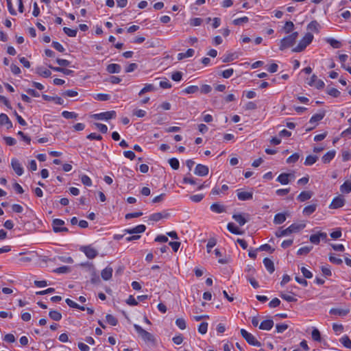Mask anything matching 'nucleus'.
<instances>
[{"label": "nucleus", "mask_w": 351, "mask_h": 351, "mask_svg": "<svg viewBox=\"0 0 351 351\" xmlns=\"http://www.w3.org/2000/svg\"><path fill=\"white\" fill-rule=\"evenodd\" d=\"M298 36V32H295L283 38L280 40L279 49L283 51L285 49L292 47L295 43Z\"/></svg>", "instance_id": "obj_1"}, {"label": "nucleus", "mask_w": 351, "mask_h": 351, "mask_svg": "<svg viewBox=\"0 0 351 351\" xmlns=\"http://www.w3.org/2000/svg\"><path fill=\"white\" fill-rule=\"evenodd\" d=\"M313 35L311 33H306L303 38L299 42L298 45L292 49L293 52H301L313 41Z\"/></svg>", "instance_id": "obj_2"}, {"label": "nucleus", "mask_w": 351, "mask_h": 351, "mask_svg": "<svg viewBox=\"0 0 351 351\" xmlns=\"http://www.w3.org/2000/svg\"><path fill=\"white\" fill-rule=\"evenodd\" d=\"M138 337H140L145 343L150 346H155L156 344V339L154 335L147 330H137Z\"/></svg>", "instance_id": "obj_3"}, {"label": "nucleus", "mask_w": 351, "mask_h": 351, "mask_svg": "<svg viewBox=\"0 0 351 351\" xmlns=\"http://www.w3.org/2000/svg\"><path fill=\"white\" fill-rule=\"evenodd\" d=\"M80 250L85 254L89 259H93L98 255L97 250L92 245H82L80 247Z\"/></svg>", "instance_id": "obj_4"}, {"label": "nucleus", "mask_w": 351, "mask_h": 351, "mask_svg": "<svg viewBox=\"0 0 351 351\" xmlns=\"http://www.w3.org/2000/svg\"><path fill=\"white\" fill-rule=\"evenodd\" d=\"M242 337L247 341V342L254 346L260 347L261 343L256 339V337L247 330H241Z\"/></svg>", "instance_id": "obj_5"}, {"label": "nucleus", "mask_w": 351, "mask_h": 351, "mask_svg": "<svg viewBox=\"0 0 351 351\" xmlns=\"http://www.w3.org/2000/svg\"><path fill=\"white\" fill-rule=\"evenodd\" d=\"M115 117L116 112L114 110L94 114L92 115V117L97 120H109L110 119L115 118Z\"/></svg>", "instance_id": "obj_6"}, {"label": "nucleus", "mask_w": 351, "mask_h": 351, "mask_svg": "<svg viewBox=\"0 0 351 351\" xmlns=\"http://www.w3.org/2000/svg\"><path fill=\"white\" fill-rule=\"evenodd\" d=\"M64 224V221L60 219H55L53 220L52 226L53 230L55 232H68L69 230L67 228L61 227Z\"/></svg>", "instance_id": "obj_7"}, {"label": "nucleus", "mask_w": 351, "mask_h": 351, "mask_svg": "<svg viewBox=\"0 0 351 351\" xmlns=\"http://www.w3.org/2000/svg\"><path fill=\"white\" fill-rule=\"evenodd\" d=\"M11 166L16 175L20 176L23 173V167L18 159L15 158H12L11 160Z\"/></svg>", "instance_id": "obj_8"}, {"label": "nucleus", "mask_w": 351, "mask_h": 351, "mask_svg": "<svg viewBox=\"0 0 351 351\" xmlns=\"http://www.w3.org/2000/svg\"><path fill=\"white\" fill-rule=\"evenodd\" d=\"M295 176L292 173H282L278 176L276 181L282 184H287L289 183L291 180L294 179Z\"/></svg>", "instance_id": "obj_9"}, {"label": "nucleus", "mask_w": 351, "mask_h": 351, "mask_svg": "<svg viewBox=\"0 0 351 351\" xmlns=\"http://www.w3.org/2000/svg\"><path fill=\"white\" fill-rule=\"evenodd\" d=\"M209 172V169L207 166L198 164L195 169L194 173L199 176H205L208 175Z\"/></svg>", "instance_id": "obj_10"}, {"label": "nucleus", "mask_w": 351, "mask_h": 351, "mask_svg": "<svg viewBox=\"0 0 351 351\" xmlns=\"http://www.w3.org/2000/svg\"><path fill=\"white\" fill-rule=\"evenodd\" d=\"M344 204L345 199L343 197V196L339 195L333 199L330 205V208L334 209L339 208L342 207L344 205Z\"/></svg>", "instance_id": "obj_11"}, {"label": "nucleus", "mask_w": 351, "mask_h": 351, "mask_svg": "<svg viewBox=\"0 0 351 351\" xmlns=\"http://www.w3.org/2000/svg\"><path fill=\"white\" fill-rule=\"evenodd\" d=\"M146 226L145 225H138L132 229H126L125 230V232L133 234H138V233H143L145 231Z\"/></svg>", "instance_id": "obj_12"}, {"label": "nucleus", "mask_w": 351, "mask_h": 351, "mask_svg": "<svg viewBox=\"0 0 351 351\" xmlns=\"http://www.w3.org/2000/svg\"><path fill=\"white\" fill-rule=\"evenodd\" d=\"M237 197L241 201L250 200L253 197V193L237 191Z\"/></svg>", "instance_id": "obj_13"}, {"label": "nucleus", "mask_w": 351, "mask_h": 351, "mask_svg": "<svg viewBox=\"0 0 351 351\" xmlns=\"http://www.w3.org/2000/svg\"><path fill=\"white\" fill-rule=\"evenodd\" d=\"M313 196V192L310 191H304L301 192L297 197L299 202H304L311 198Z\"/></svg>", "instance_id": "obj_14"}, {"label": "nucleus", "mask_w": 351, "mask_h": 351, "mask_svg": "<svg viewBox=\"0 0 351 351\" xmlns=\"http://www.w3.org/2000/svg\"><path fill=\"white\" fill-rule=\"evenodd\" d=\"M0 124L6 125L7 129L12 128V123L10 120L7 114L1 113L0 114Z\"/></svg>", "instance_id": "obj_15"}, {"label": "nucleus", "mask_w": 351, "mask_h": 351, "mask_svg": "<svg viewBox=\"0 0 351 351\" xmlns=\"http://www.w3.org/2000/svg\"><path fill=\"white\" fill-rule=\"evenodd\" d=\"M113 269L108 266L101 271V276L104 280H108L112 278Z\"/></svg>", "instance_id": "obj_16"}, {"label": "nucleus", "mask_w": 351, "mask_h": 351, "mask_svg": "<svg viewBox=\"0 0 351 351\" xmlns=\"http://www.w3.org/2000/svg\"><path fill=\"white\" fill-rule=\"evenodd\" d=\"M336 152L335 150H330L325 154L322 158V160L324 164L329 163L335 156Z\"/></svg>", "instance_id": "obj_17"}, {"label": "nucleus", "mask_w": 351, "mask_h": 351, "mask_svg": "<svg viewBox=\"0 0 351 351\" xmlns=\"http://www.w3.org/2000/svg\"><path fill=\"white\" fill-rule=\"evenodd\" d=\"M274 322L271 319H267L261 322L258 329H271Z\"/></svg>", "instance_id": "obj_18"}, {"label": "nucleus", "mask_w": 351, "mask_h": 351, "mask_svg": "<svg viewBox=\"0 0 351 351\" xmlns=\"http://www.w3.org/2000/svg\"><path fill=\"white\" fill-rule=\"evenodd\" d=\"M121 67L118 64H110L106 68V71L110 73H119Z\"/></svg>", "instance_id": "obj_19"}, {"label": "nucleus", "mask_w": 351, "mask_h": 351, "mask_svg": "<svg viewBox=\"0 0 351 351\" xmlns=\"http://www.w3.org/2000/svg\"><path fill=\"white\" fill-rule=\"evenodd\" d=\"M36 73L43 77H49L51 75V73L49 69L43 66L37 67Z\"/></svg>", "instance_id": "obj_20"}, {"label": "nucleus", "mask_w": 351, "mask_h": 351, "mask_svg": "<svg viewBox=\"0 0 351 351\" xmlns=\"http://www.w3.org/2000/svg\"><path fill=\"white\" fill-rule=\"evenodd\" d=\"M263 263L267 271L271 274L274 271L275 267L273 261L269 258H265L263 259Z\"/></svg>", "instance_id": "obj_21"}, {"label": "nucleus", "mask_w": 351, "mask_h": 351, "mask_svg": "<svg viewBox=\"0 0 351 351\" xmlns=\"http://www.w3.org/2000/svg\"><path fill=\"white\" fill-rule=\"evenodd\" d=\"M306 226L305 223H293L289 226L291 233L298 232L301 230L304 229Z\"/></svg>", "instance_id": "obj_22"}, {"label": "nucleus", "mask_w": 351, "mask_h": 351, "mask_svg": "<svg viewBox=\"0 0 351 351\" xmlns=\"http://www.w3.org/2000/svg\"><path fill=\"white\" fill-rule=\"evenodd\" d=\"M169 215L168 213H165V215H163L161 213H156L152 214L149 217V220H152V221H158L160 220L162 218L168 217Z\"/></svg>", "instance_id": "obj_23"}, {"label": "nucleus", "mask_w": 351, "mask_h": 351, "mask_svg": "<svg viewBox=\"0 0 351 351\" xmlns=\"http://www.w3.org/2000/svg\"><path fill=\"white\" fill-rule=\"evenodd\" d=\"M320 27L319 23L317 21H313L307 25V29L318 33L319 32Z\"/></svg>", "instance_id": "obj_24"}, {"label": "nucleus", "mask_w": 351, "mask_h": 351, "mask_svg": "<svg viewBox=\"0 0 351 351\" xmlns=\"http://www.w3.org/2000/svg\"><path fill=\"white\" fill-rule=\"evenodd\" d=\"M43 98L45 101H53L56 104L59 105H62L64 104V100L59 97H51L47 95H43Z\"/></svg>", "instance_id": "obj_25"}, {"label": "nucleus", "mask_w": 351, "mask_h": 351, "mask_svg": "<svg viewBox=\"0 0 351 351\" xmlns=\"http://www.w3.org/2000/svg\"><path fill=\"white\" fill-rule=\"evenodd\" d=\"M325 116V112H322L320 113H317L312 116V117L310 119L309 123L311 124L316 125V123L321 121Z\"/></svg>", "instance_id": "obj_26"}, {"label": "nucleus", "mask_w": 351, "mask_h": 351, "mask_svg": "<svg viewBox=\"0 0 351 351\" xmlns=\"http://www.w3.org/2000/svg\"><path fill=\"white\" fill-rule=\"evenodd\" d=\"M195 51L193 49H189L185 53H180L178 54V59L181 60L186 58L192 57L194 55Z\"/></svg>", "instance_id": "obj_27"}, {"label": "nucleus", "mask_w": 351, "mask_h": 351, "mask_svg": "<svg viewBox=\"0 0 351 351\" xmlns=\"http://www.w3.org/2000/svg\"><path fill=\"white\" fill-rule=\"evenodd\" d=\"M210 210L217 213H221L225 211L224 206L218 203H214L210 206Z\"/></svg>", "instance_id": "obj_28"}, {"label": "nucleus", "mask_w": 351, "mask_h": 351, "mask_svg": "<svg viewBox=\"0 0 351 351\" xmlns=\"http://www.w3.org/2000/svg\"><path fill=\"white\" fill-rule=\"evenodd\" d=\"M317 204H311V205H308L306 207H304V210H303V214L305 215H311L312 213H313L316 208H317Z\"/></svg>", "instance_id": "obj_29"}, {"label": "nucleus", "mask_w": 351, "mask_h": 351, "mask_svg": "<svg viewBox=\"0 0 351 351\" xmlns=\"http://www.w3.org/2000/svg\"><path fill=\"white\" fill-rule=\"evenodd\" d=\"M340 191L343 193H349L351 192V181L347 180L341 186Z\"/></svg>", "instance_id": "obj_30"}, {"label": "nucleus", "mask_w": 351, "mask_h": 351, "mask_svg": "<svg viewBox=\"0 0 351 351\" xmlns=\"http://www.w3.org/2000/svg\"><path fill=\"white\" fill-rule=\"evenodd\" d=\"M348 310L341 308H332L330 313L335 315L344 316L348 314Z\"/></svg>", "instance_id": "obj_31"}, {"label": "nucleus", "mask_w": 351, "mask_h": 351, "mask_svg": "<svg viewBox=\"0 0 351 351\" xmlns=\"http://www.w3.org/2000/svg\"><path fill=\"white\" fill-rule=\"evenodd\" d=\"M286 220V216L284 213H278L274 216V223L275 224H281Z\"/></svg>", "instance_id": "obj_32"}, {"label": "nucleus", "mask_w": 351, "mask_h": 351, "mask_svg": "<svg viewBox=\"0 0 351 351\" xmlns=\"http://www.w3.org/2000/svg\"><path fill=\"white\" fill-rule=\"evenodd\" d=\"M156 90V88H155V86L153 84H147L145 86V87L143 88H142L140 90V92L138 93V95L141 96L145 93L155 91Z\"/></svg>", "instance_id": "obj_33"}, {"label": "nucleus", "mask_w": 351, "mask_h": 351, "mask_svg": "<svg viewBox=\"0 0 351 351\" xmlns=\"http://www.w3.org/2000/svg\"><path fill=\"white\" fill-rule=\"evenodd\" d=\"M232 218L241 226H243L246 223V219L241 214H234Z\"/></svg>", "instance_id": "obj_34"}, {"label": "nucleus", "mask_w": 351, "mask_h": 351, "mask_svg": "<svg viewBox=\"0 0 351 351\" xmlns=\"http://www.w3.org/2000/svg\"><path fill=\"white\" fill-rule=\"evenodd\" d=\"M228 230L234 234H241L243 233L242 231H240L239 229L234 226L233 223H229L227 226Z\"/></svg>", "instance_id": "obj_35"}, {"label": "nucleus", "mask_w": 351, "mask_h": 351, "mask_svg": "<svg viewBox=\"0 0 351 351\" xmlns=\"http://www.w3.org/2000/svg\"><path fill=\"white\" fill-rule=\"evenodd\" d=\"M65 302L71 308H78V309H80L82 311H84L85 310V307L84 306H80L76 302H73V300H71L69 298L66 299Z\"/></svg>", "instance_id": "obj_36"}, {"label": "nucleus", "mask_w": 351, "mask_h": 351, "mask_svg": "<svg viewBox=\"0 0 351 351\" xmlns=\"http://www.w3.org/2000/svg\"><path fill=\"white\" fill-rule=\"evenodd\" d=\"M106 322L110 326H115L117 324L118 320L114 316L108 314L106 316Z\"/></svg>", "instance_id": "obj_37"}, {"label": "nucleus", "mask_w": 351, "mask_h": 351, "mask_svg": "<svg viewBox=\"0 0 351 351\" xmlns=\"http://www.w3.org/2000/svg\"><path fill=\"white\" fill-rule=\"evenodd\" d=\"M317 159L318 157L317 156L309 155L306 158L304 165L308 166L312 165L316 162Z\"/></svg>", "instance_id": "obj_38"}, {"label": "nucleus", "mask_w": 351, "mask_h": 351, "mask_svg": "<svg viewBox=\"0 0 351 351\" xmlns=\"http://www.w3.org/2000/svg\"><path fill=\"white\" fill-rule=\"evenodd\" d=\"M90 267H92V269H93L92 274H91L92 277H91V280H90L91 282L94 283V284L99 282L100 279H99V276L96 273L95 268L94 267L93 264L90 265Z\"/></svg>", "instance_id": "obj_39"}, {"label": "nucleus", "mask_w": 351, "mask_h": 351, "mask_svg": "<svg viewBox=\"0 0 351 351\" xmlns=\"http://www.w3.org/2000/svg\"><path fill=\"white\" fill-rule=\"evenodd\" d=\"M326 42L329 43L330 46L335 49H339L341 47V43L334 38H327Z\"/></svg>", "instance_id": "obj_40"}, {"label": "nucleus", "mask_w": 351, "mask_h": 351, "mask_svg": "<svg viewBox=\"0 0 351 351\" xmlns=\"http://www.w3.org/2000/svg\"><path fill=\"white\" fill-rule=\"evenodd\" d=\"M312 249H313V246L302 247L298 250L297 254L298 255H306L307 254H308L311 252V250Z\"/></svg>", "instance_id": "obj_41"}, {"label": "nucleus", "mask_w": 351, "mask_h": 351, "mask_svg": "<svg viewBox=\"0 0 351 351\" xmlns=\"http://www.w3.org/2000/svg\"><path fill=\"white\" fill-rule=\"evenodd\" d=\"M169 163L173 169L177 170L179 169L180 162L177 158H170L169 160Z\"/></svg>", "instance_id": "obj_42"}, {"label": "nucleus", "mask_w": 351, "mask_h": 351, "mask_svg": "<svg viewBox=\"0 0 351 351\" xmlns=\"http://www.w3.org/2000/svg\"><path fill=\"white\" fill-rule=\"evenodd\" d=\"M49 315L52 319L55 321H59L62 318L61 313L56 311H51L49 313Z\"/></svg>", "instance_id": "obj_43"}, {"label": "nucleus", "mask_w": 351, "mask_h": 351, "mask_svg": "<svg viewBox=\"0 0 351 351\" xmlns=\"http://www.w3.org/2000/svg\"><path fill=\"white\" fill-rule=\"evenodd\" d=\"M199 90L197 86H189L183 90V92L186 94H193Z\"/></svg>", "instance_id": "obj_44"}, {"label": "nucleus", "mask_w": 351, "mask_h": 351, "mask_svg": "<svg viewBox=\"0 0 351 351\" xmlns=\"http://www.w3.org/2000/svg\"><path fill=\"white\" fill-rule=\"evenodd\" d=\"M284 30L287 34L291 32L294 28V24L292 21H287L284 26Z\"/></svg>", "instance_id": "obj_45"}, {"label": "nucleus", "mask_w": 351, "mask_h": 351, "mask_svg": "<svg viewBox=\"0 0 351 351\" xmlns=\"http://www.w3.org/2000/svg\"><path fill=\"white\" fill-rule=\"evenodd\" d=\"M64 32L70 37H75L77 35V29H72L69 27H64L63 28Z\"/></svg>", "instance_id": "obj_46"}, {"label": "nucleus", "mask_w": 351, "mask_h": 351, "mask_svg": "<svg viewBox=\"0 0 351 351\" xmlns=\"http://www.w3.org/2000/svg\"><path fill=\"white\" fill-rule=\"evenodd\" d=\"M62 115L64 118L69 119H76L77 117V114L73 112H69V111H63L62 112Z\"/></svg>", "instance_id": "obj_47"}, {"label": "nucleus", "mask_w": 351, "mask_h": 351, "mask_svg": "<svg viewBox=\"0 0 351 351\" xmlns=\"http://www.w3.org/2000/svg\"><path fill=\"white\" fill-rule=\"evenodd\" d=\"M81 182L82 184L87 186H90L92 185L91 179L86 175H82L81 177Z\"/></svg>", "instance_id": "obj_48"}, {"label": "nucleus", "mask_w": 351, "mask_h": 351, "mask_svg": "<svg viewBox=\"0 0 351 351\" xmlns=\"http://www.w3.org/2000/svg\"><path fill=\"white\" fill-rule=\"evenodd\" d=\"M340 341L347 348L351 349V340L348 338V337L345 336L343 337Z\"/></svg>", "instance_id": "obj_49"}, {"label": "nucleus", "mask_w": 351, "mask_h": 351, "mask_svg": "<svg viewBox=\"0 0 351 351\" xmlns=\"http://www.w3.org/2000/svg\"><path fill=\"white\" fill-rule=\"evenodd\" d=\"M247 280L250 282V283L251 284V285L254 288V289H257L259 287V285L258 283V282L255 280V278L252 276V275H247L246 276Z\"/></svg>", "instance_id": "obj_50"}, {"label": "nucleus", "mask_w": 351, "mask_h": 351, "mask_svg": "<svg viewBox=\"0 0 351 351\" xmlns=\"http://www.w3.org/2000/svg\"><path fill=\"white\" fill-rule=\"evenodd\" d=\"M299 158H300V155L298 153H295V154H292L291 156H290L287 159V162L289 164L295 163L298 160Z\"/></svg>", "instance_id": "obj_51"}, {"label": "nucleus", "mask_w": 351, "mask_h": 351, "mask_svg": "<svg viewBox=\"0 0 351 351\" xmlns=\"http://www.w3.org/2000/svg\"><path fill=\"white\" fill-rule=\"evenodd\" d=\"M289 234H291V232H290V230L289 229V228L285 229V230H278L276 232V236L277 237H284V236H287Z\"/></svg>", "instance_id": "obj_52"}, {"label": "nucleus", "mask_w": 351, "mask_h": 351, "mask_svg": "<svg viewBox=\"0 0 351 351\" xmlns=\"http://www.w3.org/2000/svg\"><path fill=\"white\" fill-rule=\"evenodd\" d=\"M176 324L180 329H185L186 328V322L183 318H178L176 320Z\"/></svg>", "instance_id": "obj_53"}, {"label": "nucleus", "mask_w": 351, "mask_h": 351, "mask_svg": "<svg viewBox=\"0 0 351 351\" xmlns=\"http://www.w3.org/2000/svg\"><path fill=\"white\" fill-rule=\"evenodd\" d=\"M216 243H217L216 239L214 238H211L208 240V243L206 245L207 252L208 253L210 252L211 249L216 245Z\"/></svg>", "instance_id": "obj_54"}, {"label": "nucleus", "mask_w": 351, "mask_h": 351, "mask_svg": "<svg viewBox=\"0 0 351 351\" xmlns=\"http://www.w3.org/2000/svg\"><path fill=\"white\" fill-rule=\"evenodd\" d=\"M327 93L334 97H338L340 95V92L335 88H328Z\"/></svg>", "instance_id": "obj_55"}, {"label": "nucleus", "mask_w": 351, "mask_h": 351, "mask_svg": "<svg viewBox=\"0 0 351 351\" xmlns=\"http://www.w3.org/2000/svg\"><path fill=\"white\" fill-rule=\"evenodd\" d=\"M51 45L55 49H56L59 52H64L65 51V49L58 42L53 41Z\"/></svg>", "instance_id": "obj_56"}, {"label": "nucleus", "mask_w": 351, "mask_h": 351, "mask_svg": "<svg viewBox=\"0 0 351 351\" xmlns=\"http://www.w3.org/2000/svg\"><path fill=\"white\" fill-rule=\"evenodd\" d=\"M248 21H249V19L247 16H243L241 18L234 19L233 21V24L235 25H240L243 23H247Z\"/></svg>", "instance_id": "obj_57"}, {"label": "nucleus", "mask_w": 351, "mask_h": 351, "mask_svg": "<svg viewBox=\"0 0 351 351\" xmlns=\"http://www.w3.org/2000/svg\"><path fill=\"white\" fill-rule=\"evenodd\" d=\"M143 215V213L141 212H136V213H128L125 215V219H130L132 218H136V217H139Z\"/></svg>", "instance_id": "obj_58"}, {"label": "nucleus", "mask_w": 351, "mask_h": 351, "mask_svg": "<svg viewBox=\"0 0 351 351\" xmlns=\"http://www.w3.org/2000/svg\"><path fill=\"white\" fill-rule=\"evenodd\" d=\"M182 73L180 71H176L173 73L171 75V79L173 81L179 82L182 80Z\"/></svg>", "instance_id": "obj_59"}, {"label": "nucleus", "mask_w": 351, "mask_h": 351, "mask_svg": "<svg viewBox=\"0 0 351 351\" xmlns=\"http://www.w3.org/2000/svg\"><path fill=\"white\" fill-rule=\"evenodd\" d=\"M233 73H234L233 69H228L223 71L222 72L221 75H222L223 77L228 79L232 75Z\"/></svg>", "instance_id": "obj_60"}, {"label": "nucleus", "mask_w": 351, "mask_h": 351, "mask_svg": "<svg viewBox=\"0 0 351 351\" xmlns=\"http://www.w3.org/2000/svg\"><path fill=\"white\" fill-rule=\"evenodd\" d=\"M95 125L103 134H106L108 132V128L106 125L99 123H95Z\"/></svg>", "instance_id": "obj_61"}, {"label": "nucleus", "mask_w": 351, "mask_h": 351, "mask_svg": "<svg viewBox=\"0 0 351 351\" xmlns=\"http://www.w3.org/2000/svg\"><path fill=\"white\" fill-rule=\"evenodd\" d=\"M329 261L336 265H341L343 263L341 258L335 257L332 254L329 256Z\"/></svg>", "instance_id": "obj_62"}, {"label": "nucleus", "mask_w": 351, "mask_h": 351, "mask_svg": "<svg viewBox=\"0 0 351 351\" xmlns=\"http://www.w3.org/2000/svg\"><path fill=\"white\" fill-rule=\"evenodd\" d=\"M203 20L200 18H193L191 19L190 25L192 26H199L202 24Z\"/></svg>", "instance_id": "obj_63"}, {"label": "nucleus", "mask_w": 351, "mask_h": 351, "mask_svg": "<svg viewBox=\"0 0 351 351\" xmlns=\"http://www.w3.org/2000/svg\"><path fill=\"white\" fill-rule=\"evenodd\" d=\"M280 304V300L277 298H274L272 300L270 301V302L269 303V306L270 308H275V307H277Z\"/></svg>", "instance_id": "obj_64"}]
</instances>
